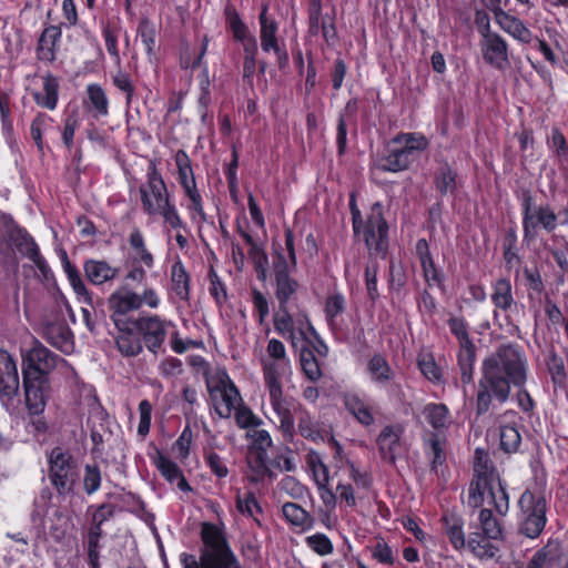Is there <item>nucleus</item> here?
I'll return each instance as SVG.
<instances>
[{
	"mask_svg": "<svg viewBox=\"0 0 568 568\" xmlns=\"http://www.w3.org/2000/svg\"><path fill=\"white\" fill-rule=\"evenodd\" d=\"M527 378L528 359L524 349L513 343L500 345L481 363L476 390V414H486L494 402L505 404L509 399L511 386L518 388V406L524 412L532 410L535 402L525 388Z\"/></svg>",
	"mask_w": 568,
	"mask_h": 568,
	"instance_id": "1",
	"label": "nucleus"
},
{
	"mask_svg": "<svg viewBox=\"0 0 568 568\" xmlns=\"http://www.w3.org/2000/svg\"><path fill=\"white\" fill-rule=\"evenodd\" d=\"M201 539L202 547L199 558L187 552L180 555L183 568H241L224 531L220 527L212 523H203Z\"/></svg>",
	"mask_w": 568,
	"mask_h": 568,
	"instance_id": "2",
	"label": "nucleus"
},
{
	"mask_svg": "<svg viewBox=\"0 0 568 568\" xmlns=\"http://www.w3.org/2000/svg\"><path fill=\"white\" fill-rule=\"evenodd\" d=\"M261 364L270 403L278 418V427L285 437L291 438L294 434V418L282 388V379L291 374L290 359L262 358Z\"/></svg>",
	"mask_w": 568,
	"mask_h": 568,
	"instance_id": "3",
	"label": "nucleus"
},
{
	"mask_svg": "<svg viewBox=\"0 0 568 568\" xmlns=\"http://www.w3.org/2000/svg\"><path fill=\"white\" fill-rule=\"evenodd\" d=\"M161 304V297L155 288L145 286L141 293L131 290L126 284L120 285L108 297V306L112 322L118 320L134 321L129 316L131 312L139 311L142 306L155 310Z\"/></svg>",
	"mask_w": 568,
	"mask_h": 568,
	"instance_id": "4",
	"label": "nucleus"
},
{
	"mask_svg": "<svg viewBox=\"0 0 568 568\" xmlns=\"http://www.w3.org/2000/svg\"><path fill=\"white\" fill-rule=\"evenodd\" d=\"M349 209L353 220L355 235H363L367 248L373 253H384L387 248L388 226L383 216L381 203H374L365 222L362 221L361 211L354 199L351 200Z\"/></svg>",
	"mask_w": 568,
	"mask_h": 568,
	"instance_id": "5",
	"label": "nucleus"
},
{
	"mask_svg": "<svg viewBox=\"0 0 568 568\" xmlns=\"http://www.w3.org/2000/svg\"><path fill=\"white\" fill-rule=\"evenodd\" d=\"M48 478L59 496L73 493L80 476L79 464L75 458L60 447H55L49 455Z\"/></svg>",
	"mask_w": 568,
	"mask_h": 568,
	"instance_id": "6",
	"label": "nucleus"
},
{
	"mask_svg": "<svg viewBox=\"0 0 568 568\" xmlns=\"http://www.w3.org/2000/svg\"><path fill=\"white\" fill-rule=\"evenodd\" d=\"M422 415L435 430L426 442V449L432 456V469L436 471L437 466L443 465L446 459L440 436L452 425V415L448 407L442 403L426 404L422 410Z\"/></svg>",
	"mask_w": 568,
	"mask_h": 568,
	"instance_id": "7",
	"label": "nucleus"
},
{
	"mask_svg": "<svg viewBox=\"0 0 568 568\" xmlns=\"http://www.w3.org/2000/svg\"><path fill=\"white\" fill-rule=\"evenodd\" d=\"M480 34L479 49L483 60L497 71L510 68V53L507 41L490 29L489 21L478 27Z\"/></svg>",
	"mask_w": 568,
	"mask_h": 568,
	"instance_id": "8",
	"label": "nucleus"
},
{
	"mask_svg": "<svg viewBox=\"0 0 568 568\" xmlns=\"http://www.w3.org/2000/svg\"><path fill=\"white\" fill-rule=\"evenodd\" d=\"M275 331L284 338L291 342L293 348L302 352V348H310L312 337H316V332L310 323L306 314L298 313L283 315L273 318Z\"/></svg>",
	"mask_w": 568,
	"mask_h": 568,
	"instance_id": "9",
	"label": "nucleus"
},
{
	"mask_svg": "<svg viewBox=\"0 0 568 568\" xmlns=\"http://www.w3.org/2000/svg\"><path fill=\"white\" fill-rule=\"evenodd\" d=\"M139 191L143 210L149 215H154L156 211H160L163 205L170 202L166 184L153 162H150L146 170V181L141 184Z\"/></svg>",
	"mask_w": 568,
	"mask_h": 568,
	"instance_id": "10",
	"label": "nucleus"
},
{
	"mask_svg": "<svg viewBox=\"0 0 568 568\" xmlns=\"http://www.w3.org/2000/svg\"><path fill=\"white\" fill-rule=\"evenodd\" d=\"M448 326L459 343L457 361L460 369V379L463 384H469L473 381L476 347L469 338L467 323L464 318L452 317L448 321Z\"/></svg>",
	"mask_w": 568,
	"mask_h": 568,
	"instance_id": "11",
	"label": "nucleus"
},
{
	"mask_svg": "<svg viewBox=\"0 0 568 568\" xmlns=\"http://www.w3.org/2000/svg\"><path fill=\"white\" fill-rule=\"evenodd\" d=\"M134 321L143 346L154 355L160 353L170 329L173 327L172 323L156 314L140 315Z\"/></svg>",
	"mask_w": 568,
	"mask_h": 568,
	"instance_id": "12",
	"label": "nucleus"
},
{
	"mask_svg": "<svg viewBox=\"0 0 568 568\" xmlns=\"http://www.w3.org/2000/svg\"><path fill=\"white\" fill-rule=\"evenodd\" d=\"M59 361L63 362L45 346L36 343L22 354V377L49 379L48 375L57 367Z\"/></svg>",
	"mask_w": 568,
	"mask_h": 568,
	"instance_id": "13",
	"label": "nucleus"
},
{
	"mask_svg": "<svg viewBox=\"0 0 568 568\" xmlns=\"http://www.w3.org/2000/svg\"><path fill=\"white\" fill-rule=\"evenodd\" d=\"M174 162L178 169L179 183L181 184L185 195L191 201L189 209L202 220H205L202 196L197 190L190 156L184 150H179L174 155Z\"/></svg>",
	"mask_w": 568,
	"mask_h": 568,
	"instance_id": "14",
	"label": "nucleus"
},
{
	"mask_svg": "<svg viewBox=\"0 0 568 568\" xmlns=\"http://www.w3.org/2000/svg\"><path fill=\"white\" fill-rule=\"evenodd\" d=\"M523 517L519 526L521 534L529 538H536L546 525V501L544 498H535L530 493H525L520 498Z\"/></svg>",
	"mask_w": 568,
	"mask_h": 568,
	"instance_id": "15",
	"label": "nucleus"
},
{
	"mask_svg": "<svg viewBox=\"0 0 568 568\" xmlns=\"http://www.w3.org/2000/svg\"><path fill=\"white\" fill-rule=\"evenodd\" d=\"M474 471L475 479L469 486L467 504L469 507L478 508L483 506L480 488H485V485L493 481V479L499 478V475L494 469L488 454L479 448L475 452Z\"/></svg>",
	"mask_w": 568,
	"mask_h": 568,
	"instance_id": "16",
	"label": "nucleus"
},
{
	"mask_svg": "<svg viewBox=\"0 0 568 568\" xmlns=\"http://www.w3.org/2000/svg\"><path fill=\"white\" fill-rule=\"evenodd\" d=\"M267 11V4H263L258 16L261 47L264 52L273 51L277 58L280 69H284L288 63V54L278 43L277 23L268 18Z\"/></svg>",
	"mask_w": 568,
	"mask_h": 568,
	"instance_id": "17",
	"label": "nucleus"
},
{
	"mask_svg": "<svg viewBox=\"0 0 568 568\" xmlns=\"http://www.w3.org/2000/svg\"><path fill=\"white\" fill-rule=\"evenodd\" d=\"M557 214L549 205L531 209L530 204L526 203L523 220L524 237L535 239L539 225L545 231L552 232L557 227Z\"/></svg>",
	"mask_w": 568,
	"mask_h": 568,
	"instance_id": "18",
	"label": "nucleus"
},
{
	"mask_svg": "<svg viewBox=\"0 0 568 568\" xmlns=\"http://www.w3.org/2000/svg\"><path fill=\"white\" fill-rule=\"evenodd\" d=\"M209 390L211 395L214 393L221 395V404H215V412L221 418H230L232 412L242 404V397L237 387L225 372L217 375L216 385L213 387L209 386Z\"/></svg>",
	"mask_w": 568,
	"mask_h": 568,
	"instance_id": "19",
	"label": "nucleus"
},
{
	"mask_svg": "<svg viewBox=\"0 0 568 568\" xmlns=\"http://www.w3.org/2000/svg\"><path fill=\"white\" fill-rule=\"evenodd\" d=\"M113 324L116 328L115 343L119 352L126 357L142 353L143 344L135 321L118 320Z\"/></svg>",
	"mask_w": 568,
	"mask_h": 568,
	"instance_id": "20",
	"label": "nucleus"
},
{
	"mask_svg": "<svg viewBox=\"0 0 568 568\" xmlns=\"http://www.w3.org/2000/svg\"><path fill=\"white\" fill-rule=\"evenodd\" d=\"M24 400L31 415L43 413L49 393V379L23 377Z\"/></svg>",
	"mask_w": 568,
	"mask_h": 568,
	"instance_id": "21",
	"label": "nucleus"
},
{
	"mask_svg": "<svg viewBox=\"0 0 568 568\" xmlns=\"http://www.w3.org/2000/svg\"><path fill=\"white\" fill-rule=\"evenodd\" d=\"M225 17L234 39L243 42L244 58H256L258 52L256 39L248 33L246 24L242 21L235 8L227 6Z\"/></svg>",
	"mask_w": 568,
	"mask_h": 568,
	"instance_id": "22",
	"label": "nucleus"
},
{
	"mask_svg": "<svg viewBox=\"0 0 568 568\" xmlns=\"http://www.w3.org/2000/svg\"><path fill=\"white\" fill-rule=\"evenodd\" d=\"M403 432V426L398 424L385 426L381 430L377 437V446L384 460L394 464L397 456L402 453L400 437Z\"/></svg>",
	"mask_w": 568,
	"mask_h": 568,
	"instance_id": "23",
	"label": "nucleus"
},
{
	"mask_svg": "<svg viewBox=\"0 0 568 568\" xmlns=\"http://www.w3.org/2000/svg\"><path fill=\"white\" fill-rule=\"evenodd\" d=\"M19 389V375L16 362L10 354L0 349V398L11 399Z\"/></svg>",
	"mask_w": 568,
	"mask_h": 568,
	"instance_id": "24",
	"label": "nucleus"
},
{
	"mask_svg": "<svg viewBox=\"0 0 568 568\" xmlns=\"http://www.w3.org/2000/svg\"><path fill=\"white\" fill-rule=\"evenodd\" d=\"M490 300L495 306V316L497 315V311L508 313L517 306V302L513 292V285L509 278L499 277L491 283Z\"/></svg>",
	"mask_w": 568,
	"mask_h": 568,
	"instance_id": "25",
	"label": "nucleus"
},
{
	"mask_svg": "<svg viewBox=\"0 0 568 568\" xmlns=\"http://www.w3.org/2000/svg\"><path fill=\"white\" fill-rule=\"evenodd\" d=\"M85 277L93 285H103L114 281L119 274L120 268L111 265L104 260H87L83 264Z\"/></svg>",
	"mask_w": 568,
	"mask_h": 568,
	"instance_id": "26",
	"label": "nucleus"
},
{
	"mask_svg": "<svg viewBox=\"0 0 568 568\" xmlns=\"http://www.w3.org/2000/svg\"><path fill=\"white\" fill-rule=\"evenodd\" d=\"M496 538H489L485 532L476 528L467 538L466 548L477 558L493 559L499 551Z\"/></svg>",
	"mask_w": 568,
	"mask_h": 568,
	"instance_id": "27",
	"label": "nucleus"
},
{
	"mask_svg": "<svg viewBox=\"0 0 568 568\" xmlns=\"http://www.w3.org/2000/svg\"><path fill=\"white\" fill-rule=\"evenodd\" d=\"M298 288V282L292 276H281L278 280H275L274 294L277 300L278 307L274 312L273 318L291 314L288 311V304L295 300Z\"/></svg>",
	"mask_w": 568,
	"mask_h": 568,
	"instance_id": "28",
	"label": "nucleus"
},
{
	"mask_svg": "<svg viewBox=\"0 0 568 568\" xmlns=\"http://www.w3.org/2000/svg\"><path fill=\"white\" fill-rule=\"evenodd\" d=\"M479 493L483 498V504L487 500L488 505H493L500 516L507 514L509 509V497L500 477L485 485V488H480Z\"/></svg>",
	"mask_w": 568,
	"mask_h": 568,
	"instance_id": "29",
	"label": "nucleus"
},
{
	"mask_svg": "<svg viewBox=\"0 0 568 568\" xmlns=\"http://www.w3.org/2000/svg\"><path fill=\"white\" fill-rule=\"evenodd\" d=\"M494 20L503 31L519 42L526 44L531 42V31L517 17L509 14L505 10H498Z\"/></svg>",
	"mask_w": 568,
	"mask_h": 568,
	"instance_id": "30",
	"label": "nucleus"
},
{
	"mask_svg": "<svg viewBox=\"0 0 568 568\" xmlns=\"http://www.w3.org/2000/svg\"><path fill=\"white\" fill-rule=\"evenodd\" d=\"M153 463L160 474L171 484L176 483L178 487L182 491H190L191 486L185 479L183 471L178 466L176 463L172 462L165 455H163L160 450H156L155 456L153 457Z\"/></svg>",
	"mask_w": 568,
	"mask_h": 568,
	"instance_id": "31",
	"label": "nucleus"
},
{
	"mask_svg": "<svg viewBox=\"0 0 568 568\" xmlns=\"http://www.w3.org/2000/svg\"><path fill=\"white\" fill-rule=\"evenodd\" d=\"M445 534L456 550L466 548L467 538L464 532V519L455 513H446L442 517Z\"/></svg>",
	"mask_w": 568,
	"mask_h": 568,
	"instance_id": "32",
	"label": "nucleus"
},
{
	"mask_svg": "<svg viewBox=\"0 0 568 568\" xmlns=\"http://www.w3.org/2000/svg\"><path fill=\"white\" fill-rule=\"evenodd\" d=\"M252 444L257 449V465L255 468L257 476H263L267 473L266 456L267 449L272 447L273 440L270 433L265 429H253L247 433Z\"/></svg>",
	"mask_w": 568,
	"mask_h": 568,
	"instance_id": "33",
	"label": "nucleus"
},
{
	"mask_svg": "<svg viewBox=\"0 0 568 568\" xmlns=\"http://www.w3.org/2000/svg\"><path fill=\"white\" fill-rule=\"evenodd\" d=\"M48 534L55 541H62L72 528V520L68 511L55 508L47 520Z\"/></svg>",
	"mask_w": 568,
	"mask_h": 568,
	"instance_id": "34",
	"label": "nucleus"
},
{
	"mask_svg": "<svg viewBox=\"0 0 568 568\" xmlns=\"http://www.w3.org/2000/svg\"><path fill=\"white\" fill-rule=\"evenodd\" d=\"M367 372L372 382L385 386L395 378V372L392 369L388 361L381 354H375L367 365Z\"/></svg>",
	"mask_w": 568,
	"mask_h": 568,
	"instance_id": "35",
	"label": "nucleus"
},
{
	"mask_svg": "<svg viewBox=\"0 0 568 568\" xmlns=\"http://www.w3.org/2000/svg\"><path fill=\"white\" fill-rule=\"evenodd\" d=\"M412 159L407 155L406 151L394 145L389 153L376 162V168L384 172H399L406 170Z\"/></svg>",
	"mask_w": 568,
	"mask_h": 568,
	"instance_id": "36",
	"label": "nucleus"
},
{
	"mask_svg": "<svg viewBox=\"0 0 568 568\" xmlns=\"http://www.w3.org/2000/svg\"><path fill=\"white\" fill-rule=\"evenodd\" d=\"M62 265L64 273L67 275V278L73 288L74 293L78 295V297L82 298V301L89 305H92V295L87 290L85 284L77 270V267L71 264V262L68 258L67 253H63L62 256Z\"/></svg>",
	"mask_w": 568,
	"mask_h": 568,
	"instance_id": "37",
	"label": "nucleus"
},
{
	"mask_svg": "<svg viewBox=\"0 0 568 568\" xmlns=\"http://www.w3.org/2000/svg\"><path fill=\"white\" fill-rule=\"evenodd\" d=\"M171 290L182 301L190 298V276L181 261L171 267Z\"/></svg>",
	"mask_w": 568,
	"mask_h": 568,
	"instance_id": "38",
	"label": "nucleus"
},
{
	"mask_svg": "<svg viewBox=\"0 0 568 568\" xmlns=\"http://www.w3.org/2000/svg\"><path fill=\"white\" fill-rule=\"evenodd\" d=\"M480 531L485 532L489 538L503 539V526L500 520L488 508H483L478 515V527Z\"/></svg>",
	"mask_w": 568,
	"mask_h": 568,
	"instance_id": "39",
	"label": "nucleus"
},
{
	"mask_svg": "<svg viewBox=\"0 0 568 568\" xmlns=\"http://www.w3.org/2000/svg\"><path fill=\"white\" fill-rule=\"evenodd\" d=\"M347 410L363 425L369 426L374 423V416L371 407L358 396L349 395L345 397Z\"/></svg>",
	"mask_w": 568,
	"mask_h": 568,
	"instance_id": "40",
	"label": "nucleus"
},
{
	"mask_svg": "<svg viewBox=\"0 0 568 568\" xmlns=\"http://www.w3.org/2000/svg\"><path fill=\"white\" fill-rule=\"evenodd\" d=\"M36 102L49 110H53L58 102V82L52 77L43 79L42 91L34 93Z\"/></svg>",
	"mask_w": 568,
	"mask_h": 568,
	"instance_id": "41",
	"label": "nucleus"
},
{
	"mask_svg": "<svg viewBox=\"0 0 568 568\" xmlns=\"http://www.w3.org/2000/svg\"><path fill=\"white\" fill-rule=\"evenodd\" d=\"M393 145H398L400 150L406 151L412 159L414 151L425 150L428 145L427 139L419 133H402L393 139Z\"/></svg>",
	"mask_w": 568,
	"mask_h": 568,
	"instance_id": "42",
	"label": "nucleus"
},
{
	"mask_svg": "<svg viewBox=\"0 0 568 568\" xmlns=\"http://www.w3.org/2000/svg\"><path fill=\"white\" fill-rule=\"evenodd\" d=\"M456 172L448 165H442L435 174V185L442 195L454 194L457 189Z\"/></svg>",
	"mask_w": 568,
	"mask_h": 568,
	"instance_id": "43",
	"label": "nucleus"
},
{
	"mask_svg": "<svg viewBox=\"0 0 568 568\" xmlns=\"http://www.w3.org/2000/svg\"><path fill=\"white\" fill-rule=\"evenodd\" d=\"M282 513L285 519L294 526L301 527L302 529L312 526L310 514L295 503H285L282 506Z\"/></svg>",
	"mask_w": 568,
	"mask_h": 568,
	"instance_id": "44",
	"label": "nucleus"
},
{
	"mask_svg": "<svg viewBox=\"0 0 568 568\" xmlns=\"http://www.w3.org/2000/svg\"><path fill=\"white\" fill-rule=\"evenodd\" d=\"M87 94L95 116H106L109 114V99L103 88L97 83L89 84Z\"/></svg>",
	"mask_w": 568,
	"mask_h": 568,
	"instance_id": "45",
	"label": "nucleus"
},
{
	"mask_svg": "<svg viewBox=\"0 0 568 568\" xmlns=\"http://www.w3.org/2000/svg\"><path fill=\"white\" fill-rule=\"evenodd\" d=\"M266 466L267 473L270 469L287 473L294 471L296 469L294 453L291 448L283 447L274 458L266 460Z\"/></svg>",
	"mask_w": 568,
	"mask_h": 568,
	"instance_id": "46",
	"label": "nucleus"
},
{
	"mask_svg": "<svg viewBox=\"0 0 568 568\" xmlns=\"http://www.w3.org/2000/svg\"><path fill=\"white\" fill-rule=\"evenodd\" d=\"M417 365L420 373L432 383H440L443 379V374L440 368L435 362V358L432 354L425 353L419 354L417 358Z\"/></svg>",
	"mask_w": 568,
	"mask_h": 568,
	"instance_id": "47",
	"label": "nucleus"
},
{
	"mask_svg": "<svg viewBox=\"0 0 568 568\" xmlns=\"http://www.w3.org/2000/svg\"><path fill=\"white\" fill-rule=\"evenodd\" d=\"M14 246L23 256L31 258L40 251L33 237L24 230H18L11 237Z\"/></svg>",
	"mask_w": 568,
	"mask_h": 568,
	"instance_id": "48",
	"label": "nucleus"
},
{
	"mask_svg": "<svg viewBox=\"0 0 568 568\" xmlns=\"http://www.w3.org/2000/svg\"><path fill=\"white\" fill-rule=\"evenodd\" d=\"M300 359L305 376L312 382L318 381L322 376V372L314 353L310 348H302Z\"/></svg>",
	"mask_w": 568,
	"mask_h": 568,
	"instance_id": "49",
	"label": "nucleus"
},
{
	"mask_svg": "<svg viewBox=\"0 0 568 568\" xmlns=\"http://www.w3.org/2000/svg\"><path fill=\"white\" fill-rule=\"evenodd\" d=\"M236 508L242 515L252 517L255 521H258L256 515L262 513V508L253 493L245 495L239 493L236 496Z\"/></svg>",
	"mask_w": 568,
	"mask_h": 568,
	"instance_id": "50",
	"label": "nucleus"
},
{
	"mask_svg": "<svg viewBox=\"0 0 568 568\" xmlns=\"http://www.w3.org/2000/svg\"><path fill=\"white\" fill-rule=\"evenodd\" d=\"M138 34L141 38L145 51L149 55L154 53L156 30L153 23L148 19H142L138 27Z\"/></svg>",
	"mask_w": 568,
	"mask_h": 568,
	"instance_id": "51",
	"label": "nucleus"
},
{
	"mask_svg": "<svg viewBox=\"0 0 568 568\" xmlns=\"http://www.w3.org/2000/svg\"><path fill=\"white\" fill-rule=\"evenodd\" d=\"M235 422L242 429L256 428L263 424V420L257 417L250 407L243 404H240L235 408Z\"/></svg>",
	"mask_w": 568,
	"mask_h": 568,
	"instance_id": "52",
	"label": "nucleus"
},
{
	"mask_svg": "<svg viewBox=\"0 0 568 568\" xmlns=\"http://www.w3.org/2000/svg\"><path fill=\"white\" fill-rule=\"evenodd\" d=\"M521 442L518 429L514 426L500 427V447L506 453H514L518 449Z\"/></svg>",
	"mask_w": 568,
	"mask_h": 568,
	"instance_id": "53",
	"label": "nucleus"
},
{
	"mask_svg": "<svg viewBox=\"0 0 568 568\" xmlns=\"http://www.w3.org/2000/svg\"><path fill=\"white\" fill-rule=\"evenodd\" d=\"M203 457L212 474H214L217 478H225L229 475V468L226 464L224 463L223 458L213 450V448H205Z\"/></svg>",
	"mask_w": 568,
	"mask_h": 568,
	"instance_id": "54",
	"label": "nucleus"
},
{
	"mask_svg": "<svg viewBox=\"0 0 568 568\" xmlns=\"http://www.w3.org/2000/svg\"><path fill=\"white\" fill-rule=\"evenodd\" d=\"M112 82L118 90L125 93L126 105L129 106L135 92L130 74L119 69L116 73L112 75Z\"/></svg>",
	"mask_w": 568,
	"mask_h": 568,
	"instance_id": "55",
	"label": "nucleus"
},
{
	"mask_svg": "<svg viewBox=\"0 0 568 568\" xmlns=\"http://www.w3.org/2000/svg\"><path fill=\"white\" fill-rule=\"evenodd\" d=\"M306 545L317 555L326 556L333 552V544L329 538L324 534H314L306 537Z\"/></svg>",
	"mask_w": 568,
	"mask_h": 568,
	"instance_id": "56",
	"label": "nucleus"
},
{
	"mask_svg": "<svg viewBox=\"0 0 568 568\" xmlns=\"http://www.w3.org/2000/svg\"><path fill=\"white\" fill-rule=\"evenodd\" d=\"M101 471L97 465H85L83 488L88 495H92L99 490L101 486Z\"/></svg>",
	"mask_w": 568,
	"mask_h": 568,
	"instance_id": "57",
	"label": "nucleus"
},
{
	"mask_svg": "<svg viewBox=\"0 0 568 568\" xmlns=\"http://www.w3.org/2000/svg\"><path fill=\"white\" fill-rule=\"evenodd\" d=\"M546 364L554 383L564 382L566 376L564 361L555 351L548 353Z\"/></svg>",
	"mask_w": 568,
	"mask_h": 568,
	"instance_id": "58",
	"label": "nucleus"
},
{
	"mask_svg": "<svg viewBox=\"0 0 568 568\" xmlns=\"http://www.w3.org/2000/svg\"><path fill=\"white\" fill-rule=\"evenodd\" d=\"M322 0H310L308 4V24L310 33L313 36L318 34L320 26L322 24Z\"/></svg>",
	"mask_w": 568,
	"mask_h": 568,
	"instance_id": "59",
	"label": "nucleus"
},
{
	"mask_svg": "<svg viewBox=\"0 0 568 568\" xmlns=\"http://www.w3.org/2000/svg\"><path fill=\"white\" fill-rule=\"evenodd\" d=\"M524 276L529 288V298L534 297V294H541L544 291V282L541 280L540 273L537 268L525 267Z\"/></svg>",
	"mask_w": 568,
	"mask_h": 568,
	"instance_id": "60",
	"label": "nucleus"
},
{
	"mask_svg": "<svg viewBox=\"0 0 568 568\" xmlns=\"http://www.w3.org/2000/svg\"><path fill=\"white\" fill-rule=\"evenodd\" d=\"M155 214H160L164 219V222L174 230L183 229L185 226L176 207L171 202L163 205V209L156 211Z\"/></svg>",
	"mask_w": 568,
	"mask_h": 568,
	"instance_id": "61",
	"label": "nucleus"
},
{
	"mask_svg": "<svg viewBox=\"0 0 568 568\" xmlns=\"http://www.w3.org/2000/svg\"><path fill=\"white\" fill-rule=\"evenodd\" d=\"M250 257L252 258L255 268L258 273V278L264 280L266 275V265H267V255L263 247L258 244H255L250 247Z\"/></svg>",
	"mask_w": 568,
	"mask_h": 568,
	"instance_id": "62",
	"label": "nucleus"
},
{
	"mask_svg": "<svg viewBox=\"0 0 568 568\" xmlns=\"http://www.w3.org/2000/svg\"><path fill=\"white\" fill-rule=\"evenodd\" d=\"M425 281L428 285H440L443 283V275L436 268L433 257H426L420 262Z\"/></svg>",
	"mask_w": 568,
	"mask_h": 568,
	"instance_id": "63",
	"label": "nucleus"
},
{
	"mask_svg": "<svg viewBox=\"0 0 568 568\" xmlns=\"http://www.w3.org/2000/svg\"><path fill=\"white\" fill-rule=\"evenodd\" d=\"M296 264H291L290 257H285L282 253H277L275 260L273 262V272L275 280H278L281 276L290 277V272L294 270Z\"/></svg>",
	"mask_w": 568,
	"mask_h": 568,
	"instance_id": "64",
	"label": "nucleus"
}]
</instances>
